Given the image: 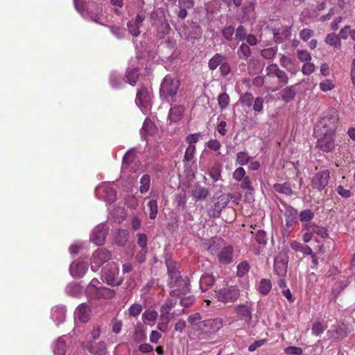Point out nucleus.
Returning <instances> with one entry per match:
<instances>
[{
  "instance_id": "obj_1",
  "label": "nucleus",
  "mask_w": 355,
  "mask_h": 355,
  "mask_svg": "<svg viewBox=\"0 0 355 355\" xmlns=\"http://www.w3.org/2000/svg\"><path fill=\"white\" fill-rule=\"evenodd\" d=\"M168 273L170 277L168 284L172 290L170 295L173 297H181L182 295L187 293L189 291V279L183 278L180 275V272L173 267L171 261H166Z\"/></svg>"
},
{
  "instance_id": "obj_2",
  "label": "nucleus",
  "mask_w": 355,
  "mask_h": 355,
  "mask_svg": "<svg viewBox=\"0 0 355 355\" xmlns=\"http://www.w3.org/2000/svg\"><path fill=\"white\" fill-rule=\"evenodd\" d=\"M338 121V114L335 109L327 110L317 124L316 134L335 133Z\"/></svg>"
},
{
  "instance_id": "obj_3",
  "label": "nucleus",
  "mask_w": 355,
  "mask_h": 355,
  "mask_svg": "<svg viewBox=\"0 0 355 355\" xmlns=\"http://www.w3.org/2000/svg\"><path fill=\"white\" fill-rule=\"evenodd\" d=\"M265 71L266 75L264 76L263 80L265 81V83L271 82L274 78H277V83H278L279 87L273 88L270 87V89L272 92L277 91L279 87H282L288 83L287 73L284 71L280 69L276 64H270L267 66Z\"/></svg>"
},
{
  "instance_id": "obj_4",
  "label": "nucleus",
  "mask_w": 355,
  "mask_h": 355,
  "mask_svg": "<svg viewBox=\"0 0 355 355\" xmlns=\"http://www.w3.org/2000/svg\"><path fill=\"white\" fill-rule=\"evenodd\" d=\"M217 300L224 304H234L240 297V290L236 286H227L215 290Z\"/></svg>"
},
{
  "instance_id": "obj_5",
  "label": "nucleus",
  "mask_w": 355,
  "mask_h": 355,
  "mask_svg": "<svg viewBox=\"0 0 355 355\" xmlns=\"http://www.w3.org/2000/svg\"><path fill=\"white\" fill-rule=\"evenodd\" d=\"M223 327V320L220 318L209 319L202 321L199 325V331L205 337H209L216 334Z\"/></svg>"
},
{
  "instance_id": "obj_6",
  "label": "nucleus",
  "mask_w": 355,
  "mask_h": 355,
  "mask_svg": "<svg viewBox=\"0 0 355 355\" xmlns=\"http://www.w3.org/2000/svg\"><path fill=\"white\" fill-rule=\"evenodd\" d=\"M179 86L180 83L177 79H173L168 76H166L161 84L160 96L166 99L174 97Z\"/></svg>"
},
{
  "instance_id": "obj_7",
  "label": "nucleus",
  "mask_w": 355,
  "mask_h": 355,
  "mask_svg": "<svg viewBox=\"0 0 355 355\" xmlns=\"http://www.w3.org/2000/svg\"><path fill=\"white\" fill-rule=\"evenodd\" d=\"M119 268L115 262H108L102 270V276L105 278L109 285H118L119 282L117 279Z\"/></svg>"
},
{
  "instance_id": "obj_8",
  "label": "nucleus",
  "mask_w": 355,
  "mask_h": 355,
  "mask_svg": "<svg viewBox=\"0 0 355 355\" xmlns=\"http://www.w3.org/2000/svg\"><path fill=\"white\" fill-rule=\"evenodd\" d=\"M111 259V253L106 249L101 248L96 250L91 259V269L97 271L101 266Z\"/></svg>"
},
{
  "instance_id": "obj_9",
  "label": "nucleus",
  "mask_w": 355,
  "mask_h": 355,
  "mask_svg": "<svg viewBox=\"0 0 355 355\" xmlns=\"http://www.w3.org/2000/svg\"><path fill=\"white\" fill-rule=\"evenodd\" d=\"M317 135L318 139L316 146L320 150L329 153L335 148V133Z\"/></svg>"
},
{
  "instance_id": "obj_10",
  "label": "nucleus",
  "mask_w": 355,
  "mask_h": 355,
  "mask_svg": "<svg viewBox=\"0 0 355 355\" xmlns=\"http://www.w3.org/2000/svg\"><path fill=\"white\" fill-rule=\"evenodd\" d=\"M96 196L105 201L111 203L116 200V193L115 190L107 184H102L96 189Z\"/></svg>"
},
{
  "instance_id": "obj_11",
  "label": "nucleus",
  "mask_w": 355,
  "mask_h": 355,
  "mask_svg": "<svg viewBox=\"0 0 355 355\" xmlns=\"http://www.w3.org/2000/svg\"><path fill=\"white\" fill-rule=\"evenodd\" d=\"M329 178L330 172L329 170L319 171L312 178V186L314 189L321 191L328 185Z\"/></svg>"
},
{
  "instance_id": "obj_12",
  "label": "nucleus",
  "mask_w": 355,
  "mask_h": 355,
  "mask_svg": "<svg viewBox=\"0 0 355 355\" xmlns=\"http://www.w3.org/2000/svg\"><path fill=\"white\" fill-rule=\"evenodd\" d=\"M239 318L245 323L250 324L252 317V308L248 304H241L236 305L234 309Z\"/></svg>"
},
{
  "instance_id": "obj_13",
  "label": "nucleus",
  "mask_w": 355,
  "mask_h": 355,
  "mask_svg": "<svg viewBox=\"0 0 355 355\" xmlns=\"http://www.w3.org/2000/svg\"><path fill=\"white\" fill-rule=\"evenodd\" d=\"M108 230L107 226L103 224H99L93 230L90 239L97 245L104 244Z\"/></svg>"
},
{
  "instance_id": "obj_14",
  "label": "nucleus",
  "mask_w": 355,
  "mask_h": 355,
  "mask_svg": "<svg viewBox=\"0 0 355 355\" xmlns=\"http://www.w3.org/2000/svg\"><path fill=\"white\" fill-rule=\"evenodd\" d=\"M285 217V230L290 232L293 226L297 223L298 219V212L297 209L292 207L288 206L284 211Z\"/></svg>"
},
{
  "instance_id": "obj_15",
  "label": "nucleus",
  "mask_w": 355,
  "mask_h": 355,
  "mask_svg": "<svg viewBox=\"0 0 355 355\" xmlns=\"http://www.w3.org/2000/svg\"><path fill=\"white\" fill-rule=\"evenodd\" d=\"M151 98L150 92L145 87L139 89L135 99L136 104L139 107H146Z\"/></svg>"
},
{
  "instance_id": "obj_16",
  "label": "nucleus",
  "mask_w": 355,
  "mask_h": 355,
  "mask_svg": "<svg viewBox=\"0 0 355 355\" xmlns=\"http://www.w3.org/2000/svg\"><path fill=\"white\" fill-rule=\"evenodd\" d=\"M87 269V263L80 261L73 262L69 268L71 275L77 278L83 277Z\"/></svg>"
},
{
  "instance_id": "obj_17",
  "label": "nucleus",
  "mask_w": 355,
  "mask_h": 355,
  "mask_svg": "<svg viewBox=\"0 0 355 355\" xmlns=\"http://www.w3.org/2000/svg\"><path fill=\"white\" fill-rule=\"evenodd\" d=\"M274 40L276 42L282 43L291 37V28L286 26L273 30Z\"/></svg>"
},
{
  "instance_id": "obj_18",
  "label": "nucleus",
  "mask_w": 355,
  "mask_h": 355,
  "mask_svg": "<svg viewBox=\"0 0 355 355\" xmlns=\"http://www.w3.org/2000/svg\"><path fill=\"white\" fill-rule=\"evenodd\" d=\"M218 261L221 264H229L233 261V248L224 246L218 253Z\"/></svg>"
},
{
  "instance_id": "obj_19",
  "label": "nucleus",
  "mask_w": 355,
  "mask_h": 355,
  "mask_svg": "<svg viewBox=\"0 0 355 355\" xmlns=\"http://www.w3.org/2000/svg\"><path fill=\"white\" fill-rule=\"evenodd\" d=\"M83 347L95 355H105L106 354L105 344L103 342H99L97 345H94L90 341H86L83 343Z\"/></svg>"
},
{
  "instance_id": "obj_20",
  "label": "nucleus",
  "mask_w": 355,
  "mask_h": 355,
  "mask_svg": "<svg viewBox=\"0 0 355 355\" xmlns=\"http://www.w3.org/2000/svg\"><path fill=\"white\" fill-rule=\"evenodd\" d=\"M304 229H309L313 233V235L315 234L321 239H326L329 235L327 228L319 226L314 223H305L304 225Z\"/></svg>"
},
{
  "instance_id": "obj_21",
  "label": "nucleus",
  "mask_w": 355,
  "mask_h": 355,
  "mask_svg": "<svg viewBox=\"0 0 355 355\" xmlns=\"http://www.w3.org/2000/svg\"><path fill=\"white\" fill-rule=\"evenodd\" d=\"M327 334L335 341L342 340L347 335L346 327L344 325L334 327L332 329L328 330Z\"/></svg>"
},
{
  "instance_id": "obj_22",
  "label": "nucleus",
  "mask_w": 355,
  "mask_h": 355,
  "mask_svg": "<svg viewBox=\"0 0 355 355\" xmlns=\"http://www.w3.org/2000/svg\"><path fill=\"white\" fill-rule=\"evenodd\" d=\"M90 308L85 304H80L76 309L75 315L76 318L79 319L83 322H86L89 320L90 315Z\"/></svg>"
},
{
  "instance_id": "obj_23",
  "label": "nucleus",
  "mask_w": 355,
  "mask_h": 355,
  "mask_svg": "<svg viewBox=\"0 0 355 355\" xmlns=\"http://www.w3.org/2000/svg\"><path fill=\"white\" fill-rule=\"evenodd\" d=\"M288 261L282 257H275L274 259V270L279 276H284L287 272Z\"/></svg>"
},
{
  "instance_id": "obj_24",
  "label": "nucleus",
  "mask_w": 355,
  "mask_h": 355,
  "mask_svg": "<svg viewBox=\"0 0 355 355\" xmlns=\"http://www.w3.org/2000/svg\"><path fill=\"white\" fill-rule=\"evenodd\" d=\"M297 84L288 86L280 92L282 99L285 103H289L295 98L297 92Z\"/></svg>"
},
{
  "instance_id": "obj_25",
  "label": "nucleus",
  "mask_w": 355,
  "mask_h": 355,
  "mask_svg": "<svg viewBox=\"0 0 355 355\" xmlns=\"http://www.w3.org/2000/svg\"><path fill=\"white\" fill-rule=\"evenodd\" d=\"M66 309L64 306H55L51 311V318L57 324L62 322L65 319Z\"/></svg>"
},
{
  "instance_id": "obj_26",
  "label": "nucleus",
  "mask_w": 355,
  "mask_h": 355,
  "mask_svg": "<svg viewBox=\"0 0 355 355\" xmlns=\"http://www.w3.org/2000/svg\"><path fill=\"white\" fill-rule=\"evenodd\" d=\"M184 111V108L182 105H175L171 108L168 114V119L171 122L178 121Z\"/></svg>"
},
{
  "instance_id": "obj_27",
  "label": "nucleus",
  "mask_w": 355,
  "mask_h": 355,
  "mask_svg": "<svg viewBox=\"0 0 355 355\" xmlns=\"http://www.w3.org/2000/svg\"><path fill=\"white\" fill-rule=\"evenodd\" d=\"M227 60V57L220 53H216L208 62V67L210 70H215L218 67H220L221 64Z\"/></svg>"
},
{
  "instance_id": "obj_28",
  "label": "nucleus",
  "mask_w": 355,
  "mask_h": 355,
  "mask_svg": "<svg viewBox=\"0 0 355 355\" xmlns=\"http://www.w3.org/2000/svg\"><path fill=\"white\" fill-rule=\"evenodd\" d=\"M66 342L64 337H60L53 345L54 355H65Z\"/></svg>"
},
{
  "instance_id": "obj_29",
  "label": "nucleus",
  "mask_w": 355,
  "mask_h": 355,
  "mask_svg": "<svg viewBox=\"0 0 355 355\" xmlns=\"http://www.w3.org/2000/svg\"><path fill=\"white\" fill-rule=\"evenodd\" d=\"M158 316L157 313L154 310H146L142 314V320L144 323H148L150 325L155 324L157 318Z\"/></svg>"
},
{
  "instance_id": "obj_30",
  "label": "nucleus",
  "mask_w": 355,
  "mask_h": 355,
  "mask_svg": "<svg viewBox=\"0 0 355 355\" xmlns=\"http://www.w3.org/2000/svg\"><path fill=\"white\" fill-rule=\"evenodd\" d=\"M214 283V277L209 274L202 275L200 280V287L202 292L207 290L208 287L211 286Z\"/></svg>"
},
{
  "instance_id": "obj_31",
  "label": "nucleus",
  "mask_w": 355,
  "mask_h": 355,
  "mask_svg": "<svg viewBox=\"0 0 355 355\" xmlns=\"http://www.w3.org/2000/svg\"><path fill=\"white\" fill-rule=\"evenodd\" d=\"M273 189L275 191L286 196H291L293 194V190L288 182H284L283 184L276 183L273 185Z\"/></svg>"
},
{
  "instance_id": "obj_32",
  "label": "nucleus",
  "mask_w": 355,
  "mask_h": 355,
  "mask_svg": "<svg viewBox=\"0 0 355 355\" xmlns=\"http://www.w3.org/2000/svg\"><path fill=\"white\" fill-rule=\"evenodd\" d=\"M155 131V127L154 124L149 120H145L141 130V135L145 139L149 135H153Z\"/></svg>"
},
{
  "instance_id": "obj_33",
  "label": "nucleus",
  "mask_w": 355,
  "mask_h": 355,
  "mask_svg": "<svg viewBox=\"0 0 355 355\" xmlns=\"http://www.w3.org/2000/svg\"><path fill=\"white\" fill-rule=\"evenodd\" d=\"M150 177L148 174H144L140 179L139 190L141 194L146 193L150 187Z\"/></svg>"
},
{
  "instance_id": "obj_34",
  "label": "nucleus",
  "mask_w": 355,
  "mask_h": 355,
  "mask_svg": "<svg viewBox=\"0 0 355 355\" xmlns=\"http://www.w3.org/2000/svg\"><path fill=\"white\" fill-rule=\"evenodd\" d=\"M208 194L207 189L200 186L195 187L192 191V196L196 200H204L208 196Z\"/></svg>"
},
{
  "instance_id": "obj_35",
  "label": "nucleus",
  "mask_w": 355,
  "mask_h": 355,
  "mask_svg": "<svg viewBox=\"0 0 355 355\" xmlns=\"http://www.w3.org/2000/svg\"><path fill=\"white\" fill-rule=\"evenodd\" d=\"M325 42L329 46L339 49L341 46V42L338 35L334 33L328 34L325 37Z\"/></svg>"
},
{
  "instance_id": "obj_36",
  "label": "nucleus",
  "mask_w": 355,
  "mask_h": 355,
  "mask_svg": "<svg viewBox=\"0 0 355 355\" xmlns=\"http://www.w3.org/2000/svg\"><path fill=\"white\" fill-rule=\"evenodd\" d=\"M272 288V284L270 279H263L258 285V290L262 295H267Z\"/></svg>"
},
{
  "instance_id": "obj_37",
  "label": "nucleus",
  "mask_w": 355,
  "mask_h": 355,
  "mask_svg": "<svg viewBox=\"0 0 355 355\" xmlns=\"http://www.w3.org/2000/svg\"><path fill=\"white\" fill-rule=\"evenodd\" d=\"M65 291H66V293H67V295H69L71 297H76L81 293L82 288L77 284L71 283V284H69L66 287Z\"/></svg>"
},
{
  "instance_id": "obj_38",
  "label": "nucleus",
  "mask_w": 355,
  "mask_h": 355,
  "mask_svg": "<svg viewBox=\"0 0 355 355\" xmlns=\"http://www.w3.org/2000/svg\"><path fill=\"white\" fill-rule=\"evenodd\" d=\"M128 232L124 230H119L116 233V243L120 245L123 246L126 243L128 238Z\"/></svg>"
},
{
  "instance_id": "obj_39",
  "label": "nucleus",
  "mask_w": 355,
  "mask_h": 355,
  "mask_svg": "<svg viewBox=\"0 0 355 355\" xmlns=\"http://www.w3.org/2000/svg\"><path fill=\"white\" fill-rule=\"evenodd\" d=\"M237 53L240 58L246 59L251 55L252 51L248 44L242 43L238 49Z\"/></svg>"
},
{
  "instance_id": "obj_40",
  "label": "nucleus",
  "mask_w": 355,
  "mask_h": 355,
  "mask_svg": "<svg viewBox=\"0 0 355 355\" xmlns=\"http://www.w3.org/2000/svg\"><path fill=\"white\" fill-rule=\"evenodd\" d=\"M127 26H128L129 33L133 37H137L140 35L141 32L139 31V28H140V27L142 26L140 24L134 23V21L131 19L127 23Z\"/></svg>"
},
{
  "instance_id": "obj_41",
  "label": "nucleus",
  "mask_w": 355,
  "mask_h": 355,
  "mask_svg": "<svg viewBox=\"0 0 355 355\" xmlns=\"http://www.w3.org/2000/svg\"><path fill=\"white\" fill-rule=\"evenodd\" d=\"M314 214L310 209H305L301 211L299 215L300 220L303 223V225L305 223H311V220L313 218Z\"/></svg>"
},
{
  "instance_id": "obj_42",
  "label": "nucleus",
  "mask_w": 355,
  "mask_h": 355,
  "mask_svg": "<svg viewBox=\"0 0 355 355\" xmlns=\"http://www.w3.org/2000/svg\"><path fill=\"white\" fill-rule=\"evenodd\" d=\"M142 311V306L139 303L132 304L128 309L129 316L137 318Z\"/></svg>"
},
{
  "instance_id": "obj_43",
  "label": "nucleus",
  "mask_w": 355,
  "mask_h": 355,
  "mask_svg": "<svg viewBox=\"0 0 355 355\" xmlns=\"http://www.w3.org/2000/svg\"><path fill=\"white\" fill-rule=\"evenodd\" d=\"M277 48L270 47L267 49H264L261 51V55L265 59L271 60L274 58L277 54Z\"/></svg>"
},
{
  "instance_id": "obj_44",
  "label": "nucleus",
  "mask_w": 355,
  "mask_h": 355,
  "mask_svg": "<svg viewBox=\"0 0 355 355\" xmlns=\"http://www.w3.org/2000/svg\"><path fill=\"white\" fill-rule=\"evenodd\" d=\"M231 198L230 194L223 193L218 198V201L215 203V205L220 209L224 208L227 205Z\"/></svg>"
},
{
  "instance_id": "obj_45",
  "label": "nucleus",
  "mask_w": 355,
  "mask_h": 355,
  "mask_svg": "<svg viewBox=\"0 0 355 355\" xmlns=\"http://www.w3.org/2000/svg\"><path fill=\"white\" fill-rule=\"evenodd\" d=\"M320 89L323 92H327L334 89L335 85L330 79H325L319 84Z\"/></svg>"
},
{
  "instance_id": "obj_46",
  "label": "nucleus",
  "mask_w": 355,
  "mask_h": 355,
  "mask_svg": "<svg viewBox=\"0 0 355 355\" xmlns=\"http://www.w3.org/2000/svg\"><path fill=\"white\" fill-rule=\"evenodd\" d=\"M253 99V96L250 92H245L240 98L241 104L248 107H250L252 105Z\"/></svg>"
},
{
  "instance_id": "obj_47",
  "label": "nucleus",
  "mask_w": 355,
  "mask_h": 355,
  "mask_svg": "<svg viewBox=\"0 0 355 355\" xmlns=\"http://www.w3.org/2000/svg\"><path fill=\"white\" fill-rule=\"evenodd\" d=\"M250 270V266L247 261H242L237 266V275L240 277L246 275Z\"/></svg>"
},
{
  "instance_id": "obj_48",
  "label": "nucleus",
  "mask_w": 355,
  "mask_h": 355,
  "mask_svg": "<svg viewBox=\"0 0 355 355\" xmlns=\"http://www.w3.org/2000/svg\"><path fill=\"white\" fill-rule=\"evenodd\" d=\"M218 103L220 109L224 110L229 105V95L225 92L220 94L218 97Z\"/></svg>"
},
{
  "instance_id": "obj_49",
  "label": "nucleus",
  "mask_w": 355,
  "mask_h": 355,
  "mask_svg": "<svg viewBox=\"0 0 355 355\" xmlns=\"http://www.w3.org/2000/svg\"><path fill=\"white\" fill-rule=\"evenodd\" d=\"M150 209L149 217L150 219H155L157 214V202L155 200H150L148 203Z\"/></svg>"
},
{
  "instance_id": "obj_50",
  "label": "nucleus",
  "mask_w": 355,
  "mask_h": 355,
  "mask_svg": "<svg viewBox=\"0 0 355 355\" xmlns=\"http://www.w3.org/2000/svg\"><path fill=\"white\" fill-rule=\"evenodd\" d=\"M139 76L138 70L133 69L128 71L126 75L127 81L132 85H134L137 80Z\"/></svg>"
},
{
  "instance_id": "obj_51",
  "label": "nucleus",
  "mask_w": 355,
  "mask_h": 355,
  "mask_svg": "<svg viewBox=\"0 0 355 355\" xmlns=\"http://www.w3.org/2000/svg\"><path fill=\"white\" fill-rule=\"evenodd\" d=\"M147 11L146 9L139 10L137 12V15L134 19L132 20L134 21V23H137L143 26V22L146 18Z\"/></svg>"
},
{
  "instance_id": "obj_52",
  "label": "nucleus",
  "mask_w": 355,
  "mask_h": 355,
  "mask_svg": "<svg viewBox=\"0 0 355 355\" xmlns=\"http://www.w3.org/2000/svg\"><path fill=\"white\" fill-rule=\"evenodd\" d=\"M247 35V31L242 25H239L235 30V38L238 41H243Z\"/></svg>"
},
{
  "instance_id": "obj_53",
  "label": "nucleus",
  "mask_w": 355,
  "mask_h": 355,
  "mask_svg": "<svg viewBox=\"0 0 355 355\" xmlns=\"http://www.w3.org/2000/svg\"><path fill=\"white\" fill-rule=\"evenodd\" d=\"M251 159L245 152H239L236 154V162L241 166L246 165Z\"/></svg>"
},
{
  "instance_id": "obj_54",
  "label": "nucleus",
  "mask_w": 355,
  "mask_h": 355,
  "mask_svg": "<svg viewBox=\"0 0 355 355\" xmlns=\"http://www.w3.org/2000/svg\"><path fill=\"white\" fill-rule=\"evenodd\" d=\"M234 33L235 30L232 26H225L222 31L223 36L228 41L232 40Z\"/></svg>"
},
{
  "instance_id": "obj_55",
  "label": "nucleus",
  "mask_w": 355,
  "mask_h": 355,
  "mask_svg": "<svg viewBox=\"0 0 355 355\" xmlns=\"http://www.w3.org/2000/svg\"><path fill=\"white\" fill-rule=\"evenodd\" d=\"M188 322L193 326L197 327V329L199 331V325L200 323L202 322L201 321V316L198 313L192 314L189 316L188 318Z\"/></svg>"
},
{
  "instance_id": "obj_56",
  "label": "nucleus",
  "mask_w": 355,
  "mask_h": 355,
  "mask_svg": "<svg viewBox=\"0 0 355 355\" xmlns=\"http://www.w3.org/2000/svg\"><path fill=\"white\" fill-rule=\"evenodd\" d=\"M175 304V302H173L172 300H168L166 302L162 304V306L160 307L159 312L164 313L165 314L168 313L171 311V309L174 307Z\"/></svg>"
},
{
  "instance_id": "obj_57",
  "label": "nucleus",
  "mask_w": 355,
  "mask_h": 355,
  "mask_svg": "<svg viewBox=\"0 0 355 355\" xmlns=\"http://www.w3.org/2000/svg\"><path fill=\"white\" fill-rule=\"evenodd\" d=\"M233 178L237 182L241 181L245 177V171L243 167L237 168L232 174Z\"/></svg>"
},
{
  "instance_id": "obj_58",
  "label": "nucleus",
  "mask_w": 355,
  "mask_h": 355,
  "mask_svg": "<svg viewBox=\"0 0 355 355\" xmlns=\"http://www.w3.org/2000/svg\"><path fill=\"white\" fill-rule=\"evenodd\" d=\"M325 327L320 322H315L312 327V334L316 336L321 335L324 331Z\"/></svg>"
},
{
  "instance_id": "obj_59",
  "label": "nucleus",
  "mask_w": 355,
  "mask_h": 355,
  "mask_svg": "<svg viewBox=\"0 0 355 355\" xmlns=\"http://www.w3.org/2000/svg\"><path fill=\"white\" fill-rule=\"evenodd\" d=\"M298 59L302 62H310L311 60V54L305 50H298L297 51Z\"/></svg>"
},
{
  "instance_id": "obj_60",
  "label": "nucleus",
  "mask_w": 355,
  "mask_h": 355,
  "mask_svg": "<svg viewBox=\"0 0 355 355\" xmlns=\"http://www.w3.org/2000/svg\"><path fill=\"white\" fill-rule=\"evenodd\" d=\"M263 98L262 97H257L252 103L253 110L257 113H260L263 110Z\"/></svg>"
},
{
  "instance_id": "obj_61",
  "label": "nucleus",
  "mask_w": 355,
  "mask_h": 355,
  "mask_svg": "<svg viewBox=\"0 0 355 355\" xmlns=\"http://www.w3.org/2000/svg\"><path fill=\"white\" fill-rule=\"evenodd\" d=\"M196 150L195 145H189L184 153V160L189 162L193 158V155Z\"/></svg>"
},
{
  "instance_id": "obj_62",
  "label": "nucleus",
  "mask_w": 355,
  "mask_h": 355,
  "mask_svg": "<svg viewBox=\"0 0 355 355\" xmlns=\"http://www.w3.org/2000/svg\"><path fill=\"white\" fill-rule=\"evenodd\" d=\"M314 35L313 31L309 28H304L300 33V37L304 42L308 41Z\"/></svg>"
},
{
  "instance_id": "obj_63",
  "label": "nucleus",
  "mask_w": 355,
  "mask_h": 355,
  "mask_svg": "<svg viewBox=\"0 0 355 355\" xmlns=\"http://www.w3.org/2000/svg\"><path fill=\"white\" fill-rule=\"evenodd\" d=\"M284 352L288 355H301L302 349L295 346H289L284 349Z\"/></svg>"
},
{
  "instance_id": "obj_64",
  "label": "nucleus",
  "mask_w": 355,
  "mask_h": 355,
  "mask_svg": "<svg viewBox=\"0 0 355 355\" xmlns=\"http://www.w3.org/2000/svg\"><path fill=\"white\" fill-rule=\"evenodd\" d=\"M340 39L347 40L349 36L351 37V26L349 25L343 27L338 35Z\"/></svg>"
}]
</instances>
